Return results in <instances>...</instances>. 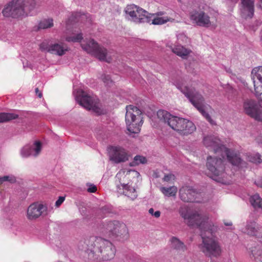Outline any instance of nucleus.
Wrapping results in <instances>:
<instances>
[{
  "label": "nucleus",
  "mask_w": 262,
  "mask_h": 262,
  "mask_svg": "<svg viewBox=\"0 0 262 262\" xmlns=\"http://www.w3.org/2000/svg\"><path fill=\"white\" fill-rule=\"evenodd\" d=\"M195 129L196 127L192 122L184 119L180 134L182 135H188L192 134Z\"/></svg>",
  "instance_id": "25"
},
{
  "label": "nucleus",
  "mask_w": 262,
  "mask_h": 262,
  "mask_svg": "<svg viewBox=\"0 0 262 262\" xmlns=\"http://www.w3.org/2000/svg\"><path fill=\"white\" fill-rule=\"evenodd\" d=\"M2 13L5 17H17L24 14L18 0H12L7 4L3 10Z\"/></svg>",
  "instance_id": "12"
},
{
  "label": "nucleus",
  "mask_w": 262,
  "mask_h": 262,
  "mask_svg": "<svg viewBox=\"0 0 262 262\" xmlns=\"http://www.w3.org/2000/svg\"><path fill=\"white\" fill-rule=\"evenodd\" d=\"M148 212L149 214H150L151 215H153V214H154V210L153 208H151L149 209L148 210Z\"/></svg>",
  "instance_id": "50"
},
{
  "label": "nucleus",
  "mask_w": 262,
  "mask_h": 262,
  "mask_svg": "<svg viewBox=\"0 0 262 262\" xmlns=\"http://www.w3.org/2000/svg\"><path fill=\"white\" fill-rule=\"evenodd\" d=\"M31 148L29 145L25 146L21 150V155L24 157H28L31 154Z\"/></svg>",
  "instance_id": "37"
},
{
  "label": "nucleus",
  "mask_w": 262,
  "mask_h": 262,
  "mask_svg": "<svg viewBox=\"0 0 262 262\" xmlns=\"http://www.w3.org/2000/svg\"><path fill=\"white\" fill-rule=\"evenodd\" d=\"M35 93L39 98H41L42 93L40 91H39L38 88H37L35 89Z\"/></svg>",
  "instance_id": "47"
},
{
  "label": "nucleus",
  "mask_w": 262,
  "mask_h": 262,
  "mask_svg": "<svg viewBox=\"0 0 262 262\" xmlns=\"http://www.w3.org/2000/svg\"><path fill=\"white\" fill-rule=\"evenodd\" d=\"M174 19L168 17H157L152 19V24L154 25H162L167 21H173Z\"/></svg>",
  "instance_id": "33"
},
{
  "label": "nucleus",
  "mask_w": 262,
  "mask_h": 262,
  "mask_svg": "<svg viewBox=\"0 0 262 262\" xmlns=\"http://www.w3.org/2000/svg\"><path fill=\"white\" fill-rule=\"evenodd\" d=\"M164 14V13L163 12H159L157 13V15L158 16L162 15Z\"/></svg>",
  "instance_id": "52"
},
{
  "label": "nucleus",
  "mask_w": 262,
  "mask_h": 262,
  "mask_svg": "<svg viewBox=\"0 0 262 262\" xmlns=\"http://www.w3.org/2000/svg\"><path fill=\"white\" fill-rule=\"evenodd\" d=\"M254 0H242V13L246 17L252 18L254 11Z\"/></svg>",
  "instance_id": "20"
},
{
  "label": "nucleus",
  "mask_w": 262,
  "mask_h": 262,
  "mask_svg": "<svg viewBox=\"0 0 262 262\" xmlns=\"http://www.w3.org/2000/svg\"><path fill=\"white\" fill-rule=\"evenodd\" d=\"M243 232L250 236L262 237V227L254 221L248 222Z\"/></svg>",
  "instance_id": "18"
},
{
  "label": "nucleus",
  "mask_w": 262,
  "mask_h": 262,
  "mask_svg": "<svg viewBox=\"0 0 262 262\" xmlns=\"http://www.w3.org/2000/svg\"><path fill=\"white\" fill-rule=\"evenodd\" d=\"M161 192L166 196H174L177 192V188L175 186L169 187H161L160 189Z\"/></svg>",
  "instance_id": "31"
},
{
  "label": "nucleus",
  "mask_w": 262,
  "mask_h": 262,
  "mask_svg": "<svg viewBox=\"0 0 262 262\" xmlns=\"http://www.w3.org/2000/svg\"><path fill=\"white\" fill-rule=\"evenodd\" d=\"M18 116L13 113H1L0 122H5L17 118Z\"/></svg>",
  "instance_id": "32"
},
{
  "label": "nucleus",
  "mask_w": 262,
  "mask_h": 262,
  "mask_svg": "<svg viewBox=\"0 0 262 262\" xmlns=\"http://www.w3.org/2000/svg\"><path fill=\"white\" fill-rule=\"evenodd\" d=\"M8 181L10 183H14L16 181L15 178L13 176H5L0 177V184H2L4 182Z\"/></svg>",
  "instance_id": "38"
},
{
  "label": "nucleus",
  "mask_w": 262,
  "mask_h": 262,
  "mask_svg": "<svg viewBox=\"0 0 262 262\" xmlns=\"http://www.w3.org/2000/svg\"><path fill=\"white\" fill-rule=\"evenodd\" d=\"M251 253L257 261L262 262V250L254 247L251 250Z\"/></svg>",
  "instance_id": "34"
},
{
  "label": "nucleus",
  "mask_w": 262,
  "mask_h": 262,
  "mask_svg": "<svg viewBox=\"0 0 262 262\" xmlns=\"http://www.w3.org/2000/svg\"><path fill=\"white\" fill-rule=\"evenodd\" d=\"M84 244L90 260L101 262L110 260L115 257L116 248L109 240L100 237L91 236L85 240Z\"/></svg>",
  "instance_id": "2"
},
{
  "label": "nucleus",
  "mask_w": 262,
  "mask_h": 262,
  "mask_svg": "<svg viewBox=\"0 0 262 262\" xmlns=\"http://www.w3.org/2000/svg\"><path fill=\"white\" fill-rule=\"evenodd\" d=\"M157 117L162 121L166 123L172 129L180 134L184 118L172 116L165 110H159Z\"/></svg>",
  "instance_id": "11"
},
{
  "label": "nucleus",
  "mask_w": 262,
  "mask_h": 262,
  "mask_svg": "<svg viewBox=\"0 0 262 262\" xmlns=\"http://www.w3.org/2000/svg\"><path fill=\"white\" fill-rule=\"evenodd\" d=\"M170 247L180 254H183L187 250V247L184 243L176 237H172L170 239Z\"/></svg>",
  "instance_id": "21"
},
{
  "label": "nucleus",
  "mask_w": 262,
  "mask_h": 262,
  "mask_svg": "<svg viewBox=\"0 0 262 262\" xmlns=\"http://www.w3.org/2000/svg\"><path fill=\"white\" fill-rule=\"evenodd\" d=\"M160 214H161L160 211H157L154 212V214H153V215L155 216V217H156V218H158V217H160Z\"/></svg>",
  "instance_id": "48"
},
{
  "label": "nucleus",
  "mask_w": 262,
  "mask_h": 262,
  "mask_svg": "<svg viewBox=\"0 0 262 262\" xmlns=\"http://www.w3.org/2000/svg\"><path fill=\"white\" fill-rule=\"evenodd\" d=\"M64 199L65 198L64 196H59L58 199L56 201V202L55 203V205L57 207L59 206L62 203V202L64 201Z\"/></svg>",
  "instance_id": "42"
},
{
  "label": "nucleus",
  "mask_w": 262,
  "mask_h": 262,
  "mask_svg": "<svg viewBox=\"0 0 262 262\" xmlns=\"http://www.w3.org/2000/svg\"><path fill=\"white\" fill-rule=\"evenodd\" d=\"M223 159L222 157L209 156L207 158L206 166L208 170L213 175L212 177H218L215 180L218 182H221L220 177L224 176L225 166Z\"/></svg>",
  "instance_id": "9"
},
{
  "label": "nucleus",
  "mask_w": 262,
  "mask_h": 262,
  "mask_svg": "<svg viewBox=\"0 0 262 262\" xmlns=\"http://www.w3.org/2000/svg\"><path fill=\"white\" fill-rule=\"evenodd\" d=\"M128 155L126 150L120 146H114L111 148L110 159L116 163L124 162L128 160Z\"/></svg>",
  "instance_id": "17"
},
{
  "label": "nucleus",
  "mask_w": 262,
  "mask_h": 262,
  "mask_svg": "<svg viewBox=\"0 0 262 262\" xmlns=\"http://www.w3.org/2000/svg\"><path fill=\"white\" fill-rule=\"evenodd\" d=\"M125 122L130 134H138L143 123V115L141 110L132 105L126 107Z\"/></svg>",
  "instance_id": "4"
},
{
  "label": "nucleus",
  "mask_w": 262,
  "mask_h": 262,
  "mask_svg": "<svg viewBox=\"0 0 262 262\" xmlns=\"http://www.w3.org/2000/svg\"><path fill=\"white\" fill-rule=\"evenodd\" d=\"M98 229L101 233L122 242L127 241L129 237L126 225L118 221H102L99 224Z\"/></svg>",
  "instance_id": "3"
},
{
  "label": "nucleus",
  "mask_w": 262,
  "mask_h": 262,
  "mask_svg": "<svg viewBox=\"0 0 262 262\" xmlns=\"http://www.w3.org/2000/svg\"><path fill=\"white\" fill-rule=\"evenodd\" d=\"M200 195V193L190 186H183L179 190L180 198L185 202H199L200 201L197 199Z\"/></svg>",
  "instance_id": "13"
},
{
  "label": "nucleus",
  "mask_w": 262,
  "mask_h": 262,
  "mask_svg": "<svg viewBox=\"0 0 262 262\" xmlns=\"http://www.w3.org/2000/svg\"><path fill=\"white\" fill-rule=\"evenodd\" d=\"M176 85L206 119L210 123L213 124V121L211 119V117L204 111V99L203 96L196 92L193 88H189L186 86L181 85L179 84H176Z\"/></svg>",
  "instance_id": "5"
},
{
  "label": "nucleus",
  "mask_w": 262,
  "mask_h": 262,
  "mask_svg": "<svg viewBox=\"0 0 262 262\" xmlns=\"http://www.w3.org/2000/svg\"><path fill=\"white\" fill-rule=\"evenodd\" d=\"M97 190V187L94 185H91L90 187L88 189L89 192H95Z\"/></svg>",
  "instance_id": "43"
},
{
  "label": "nucleus",
  "mask_w": 262,
  "mask_h": 262,
  "mask_svg": "<svg viewBox=\"0 0 262 262\" xmlns=\"http://www.w3.org/2000/svg\"><path fill=\"white\" fill-rule=\"evenodd\" d=\"M252 79L253 80L254 90L256 94H262V77L256 68L253 69L251 72Z\"/></svg>",
  "instance_id": "19"
},
{
  "label": "nucleus",
  "mask_w": 262,
  "mask_h": 262,
  "mask_svg": "<svg viewBox=\"0 0 262 262\" xmlns=\"http://www.w3.org/2000/svg\"><path fill=\"white\" fill-rule=\"evenodd\" d=\"M139 173L135 170L127 171L126 172L123 171L118 172L116 176L119 180L120 185H117L118 192L123 193L125 195L134 200L137 198L138 194L135 188L128 185V180L132 177L139 176Z\"/></svg>",
  "instance_id": "6"
},
{
  "label": "nucleus",
  "mask_w": 262,
  "mask_h": 262,
  "mask_svg": "<svg viewBox=\"0 0 262 262\" xmlns=\"http://www.w3.org/2000/svg\"><path fill=\"white\" fill-rule=\"evenodd\" d=\"M171 51L173 53L184 59H187L191 53V50L186 48L181 45H177L173 47H171Z\"/></svg>",
  "instance_id": "23"
},
{
  "label": "nucleus",
  "mask_w": 262,
  "mask_h": 262,
  "mask_svg": "<svg viewBox=\"0 0 262 262\" xmlns=\"http://www.w3.org/2000/svg\"><path fill=\"white\" fill-rule=\"evenodd\" d=\"M98 45L99 44L94 39H90L86 42L81 44V46L83 50L85 51L88 53L92 55L97 49Z\"/></svg>",
  "instance_id": "26"
},
{
  "label": "nucleus",
  "mask_w": 262,
  "mask_h": 262,
  "mask_svg": "<svg viewBox=\"0 0 262 262\" xmlns=\"http://www.w3.org/2000/svg\"><path fill=\"white\" fill-rule=\"evenodd\" d=\"M173 177H174V176L172 174H168V175L165 176V177L163 178V180L164 181L168 182V181H170Z\"/></svg>",
  "instance_id": "44"
},
{
  "label": "nucleus",
  "mask_w": 262,
  "mask_h": 262,
  "mask_svg": "<svg viewBox=\"0 0 262 262\" xmlns=\"http://www.w3.org/2000/svg\"><path fill=\"white\" fill-rule=\"evenodd\" d=\"M179 212L186 221L190 227H196L200 230L202 242L199 245L200 251L210 258L219 256L222 249L219 243L214 239V234L217 231V227L209 220L208 216L201 211H188L185 207H180Z\"/></svg>",
  "instance_id": "1"
},
{
  "label": "nucleus",
  "mask_w": 262,
  "mask_h": 262,
  "mask_svg": "<svg viewBox=\"0 0 262 262\" xmlns=\"http://www.w3.org/2000/svg\"><path fill=\"white\" fill-rule=\"evenodd\" d=\"M245 113L255 120L262 122V99L258 98L257 102L253 99H247L243 103Z\"/></svg>",
  "instance_id": "7"
},
{
  "label": "nucleus",
  "mask_w": 262,
  "mask_h": 262,
  "mask_svg": "<svg viewBox=\"0 0 262 262\" xmlns=\"http://www.w3.org/2000/svg\"><path fill=\"white\" fill-rule=\"evenodd\" d=\"M223 159L226 156L228 160L234 165H239L242 164V160L241 158L237 155L234 154L229 149L226 148L223 151V154L221 155Z\"/></svg>",
  "instance_id": "24"
},
{
  "label": "nucleus",
  "mask_w": 262,
  "mask_h": 262,
  "mask_svg": "<svg viewBox=\"0 0 262 262\" xmlns=\"http://www.w3.org/2000/svg\"><path fill=\"white\" fill-rule=\"evenodd\" d=\"M67 51L68 48L67 47H64L62 44L55 43L50 46L49 52L59 56H62L64 55Z\"/></svg>",
  "instance_id": "27"
},
{
  "label": "nucleus",
  "mask_w": 262,
  "mask_h": 262,
  "mask_svg": "<svg viewBox=\"0 0 262 262\" xmlns=\"http://www.w3.org/2000/svg\"><path fill=\"white\" fill-rule=\"evenodd\" d=\"M101 79L103 81L106 85H110L112 83V80L110 75H106L105 74H102L101 76Z\"/></svg>",
  "instance_id": "39"
},
{
  "label": "nucleus",
  "mask_w": 262,
  "mask_h": 262,
  "mask_svg": "<svg viewBox=\"0 0 262 262\" xmlns=\"http://www.w3.org/2000/svg\"><path fill=\"white\" fill-rule=\"evenodd\" d=\"M76 101L79 104L89 110H92L96 113H100L97 100L82 90H79L75 96Z\"/></svg>",
  "instance_id": "10"
},
{
  "label": "nucleus",
  "mask_w": 262,
  "mask_h": 262,
  "mask_svg": "<svg viewBox=\"0 0 262 262\" xmlns=\"http://www.w3.org/2000/svg\"><path fill=\"white\" fill-rule=\"evenodd\" d=\"M260 6L262 8V0H260Z\"/></svg>",
  "instance_id": "53"
},
{
  "label": "nucleus",
  "mask_w": 262,
  "mask_h": 262,
  "mask_svg": "<svg viewBox=\"0 0 262 262\" xmlns=\"http://www.w3.org/2000/svg\"><path fill=\"white\" fill-rule=\"evenodd\" d=\"M255 183L257 186L262 188V178L258 180L257 181H255Z\"/></svg>",
  "instance_id": "46"
},
{
  "label": "nucleus",
  "mask_w": 262,
  "mask_h": 262,
  "mask_svg": "<svg viewBox=\"0 0 262 262\" xmlns=\"http://www.w3.org/2000/svg\"><path fill=\"white\" fill-rule=\"evenodd\" d=\"M47 207L38 202L31 204L27 209V216L30 220L37 219L46 211Z\"/></svg>",
  "instance_id": "16"
},
{
  "label": "nucleus",
  "mask_w": 262,
  "mask_h": 262,
  "mask_svg": "<svg viewBox=\"0 0 262 262\" xmlns=\"http://www.w3.org/2000/svg\"><path fill=\"white\" fill-rule=\"evenodd\" d=\"M82 34L81 33L77 34L76 36H69L66 38L68 41L79 42L82 39Z\"/></svg>",
  "instance_id": "36"
},
{
  "label": "nucleus",
  "mask_w": 262,
  "mask_h": 262,
  "mask_svg": "<svg viewBox=\"0 0 262 262\" xmlns=\"http://www.w3.org/2000/svg\"><path fill=\"white\" fill-rule=\"evenodd\" d=\"M255 157H256V159L252 160V162H257V163H260L262 161V160L261 159L259 155H256Z\"/></svg>",
  "instance_id": "45"
},
{
  "label": "nucleus",
  "mask_w": 262,
  "mask_h": 262,
  "mask_svg": "<svg viewBox=\"0 0 262 262\" xmlns=\"http://www.w3.org/2000/svg\"><path fill=\"white\" fill-rule=\"evenodd\" d=\"M256 68L257 69V70H258V72L260 74V75H261L260 78H261V77H262V67H259Z\"/></svg>",
  "instance_id": "49"
},
{
  "label": "nucleus",
  "mask_w": 262,
  "mask_h": 262,
  "mask_svg": "<svg viewBox=\"0 0 262 262\" xmlns=\"http://www.w3.org/2000/svg\"><path fill=\"white\" fill-rule=\"evenodd\" d=\"M147 162L146 158L141 156H136L134 157V161L131 163L132 166L138 165L140 164H145Z\"/></svg>",
  "instance_id": "35"
},
{
  "label": "nucleus",
  "mask_w": 262,
  "mask_h": 262,
  "mask_svg": "<svg viewBox=\"0 0 262 262\" xmlns=\"http://www.w3.org/2000/svg\"><path fill=\"white\" fill-rule=\"evenodd\" d=\"M250 203L253 207L255 208L262 209V199L258 194L256 193L250 198Z\"/></svg>",
  "instance_id": "29"
},
{
  "label": "nucleus",
  "mask_w": 262,
  "mask_h": 262,
  "mask_svg": "<svg viewBox=\"0 0 262 262\" xmlns=\"http://www.w3.org/2000/svg\"><path fill=\"white\" fill-rule=\"evenodd\" d=\"M18 1L23 9L24 14L27 11L34 9L36 4L35 0H18Z\"/></svg>",
  "instance_id": "28"
},
{
  "label": "nucleus",
  "mask_w": 262,
  "mask_h": 262,
  "mask_svg": "<svg viewBox=\"0 0 262 262\" xmlns=\"http://www.w3.org/2000/svg\"><path fill=\"white\" fill-rule=\"evenodd\" d=\"M51 45H49V42L48 41L46 40L42 42L40 45V49L42 51H47L49 52V50L50 49V46Z\"/></svg>",
  "instance_id": "40"
},
{
  "label": "nucleus",
  "mask_w": 262,
  "mask_h": 262,
  "mask_svg": "<svg viewBox=\"0 0 262 262\" xmlns=\"http://www.w3.org/2000/svg\"><path fill=\"white\" fill-rule=\"evenodd\" d=\"M190 18L193 23L199 26L208 28L211 26L210 17L203 11L192 12Z\"/></svg>",
  "instance_id": "14"
},
{
  "label": "nucleus",
  "mask_w": 262,
  "mask_h": 262,
  "mask_svg": "<svg viewBox=\"0 0 262 262\" xmlns=\"http://www.w3.org/2000/svg\"><path fill=\"white\" fill-rule=\"evenodd\" d=\"M54 23L52 18H48L42 20L38 24L39 29H47L53 27Z\"/></svg>",
  "instance_id": "30"
},
{
  "label": "nucleus",
  "mask_w": 262,
  "mask_h": 262,
  "mask_svg": "<svg viewBox=\"0 0 262 262\" xmlns=\"http://www.w3.org/2000/svg\"><path fill=\"white\" fill-rule=\"evenodd\" d=\"M35 148H34V150L35 153L34 154V156H37L41 150V143L40 142H36L35 143Z\"/></svg>",
  "instance_id": "41"
},
{
  "label": "nucleus",
  "mask_w": 262,
  "mask_h": 262,
  "mask_svg": "<svg viewBox=\"0 0 262 262\" xmlns=\"http://www.w3.org/2000/svg\"><path fill=\"white\" fill-rule=\"evenodd\" d=\"M224 224L226 226H231L232 224L231 222H224Z\"/></svg>",
  "instance_id": "51"
},
{
  "label": "nucleus",
  "mask_w": 262,
  "mask_h": 262,
  "mask_svg": "<svg viewBox=\"0 0 262 262\" xmlns=\"http://www.w3.org/2000/svg\"><path fill=\"white\" fill-rule=\"evenodd\" d=\"M204 144L208 147L212 148L215 154L219 153L222 155L223 151L226 148L221 143L220 140L214 136H207L204 138Z\"/></svg>",
  "instance_id": "15"
},
{
  "label": "nucleus",
  "mask_w": 262,
  "mask_h": 262,
  "mask_svg": "<svg viewBox=\"0 0 262 262\" xmlns=\"http://www.w3.org/2000/svg\"><path fill=\"white\" fill-rule=\"evenodd\" d=\"M125 12L132 21L136 23H149V14L142 8L134 4L128 5L125 8Z\"/></svg>",
  "instance_id": "8"
},
{
  "label": "nucleus",
  "mask_w": 262,
  "mask_h": 262,
  "mask_svg": "<svg viewBox=\"0 0 262 262\" xmlns=\"http://www.w3.org/2000/svg\"><path fill=\"white\" fill-rule=\"evenodd\" d=\"M93 56L98 58L100 61H105L110 62L111 58L108 56V51L103 46L98 45L97 49L94 52Z\"/></svg>",
  "instance_id": "22"
}]
</instances>
